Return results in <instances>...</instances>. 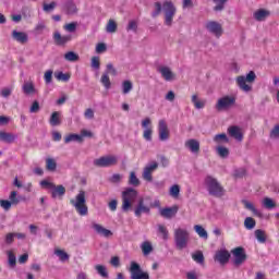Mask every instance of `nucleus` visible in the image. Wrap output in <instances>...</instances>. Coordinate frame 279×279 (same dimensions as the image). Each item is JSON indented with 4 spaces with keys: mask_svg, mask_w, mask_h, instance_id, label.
<instances>
[{
    "mask_svg": "<svg viewBox=\"0 0 279 279\" xmlns=\"http://www.w3.org/2000/svg\"><path fill=\"white\" fill-rule=\"evenodd\" d=\"M205 186L213 197H223L226 190L223 189V185L217 181V179L207 175L205 178Z\"/></svg>",
    "mask_w": 279,
    "mask_h": 279,
    "instance_id": "nucleus-1",
    "label": "nucleus"
},
{
    "mask_svg": "<svg viewBox=\"0 0 279 279\" xmlns=\"http://www.w3.org/2000/svg\"><path fill=\"white\" fill-rule=\"evenodd\" d=\"M71 206L75 207L76 213L81 215V217H86L88 215V205H86V192L81 190L75 198L70 199Z\"/></svg>",
    "mask_w": 279,
    "mask_h": 279,
    "instance_id": "nucleus-2",
    "label": "nucleus"
},
{
    "mask_svg": "<svg viewBox=\"0 0 279 279\" xmlns=\"http://www.w3.org/2000/svg\"><path fill=\"white\" fill-rule=\"evenodd\" d=\"M236 85L243 93H251L252 84L256 82V72L250 71L246 76L240 75L235 78Z\"/></svg>",
    "mask_w": 279,
    "mask_h": 279,
    "instance_id": "nucleus-3",
    "label": "nucleus"
},
{
    "mask_svg": "<svg viewBox=\"0 0 279 279\" xmlns=\"http://www.w3.org/2000/svg\"><path fill=\"white\" fill-rule=\"evenodd\" d=\"M136 197H138V192L132 187L126 189L122 192V210L128 213L134 202H136Z\"/></svg>",
    "mask_w": 279,
    "mask_h": 279,
    "instance_id": "nucleus-4",
    "label": "nucleus"
},
{
    "mask_svg": "<svg viewBox=\"0 0 279 279\" xmlns=\"http://www.w3.org/2000/svg\"><path fill=\"white\" fill-rule=\"evenodd\" d=\"M189 239L190 234L189 231H186V229L179 228L174 230V243L177 250H185V247L189 246Z\"/></svg>",
    "mask_w": 279,
    "mask_h": 279,
    "instance_id": "nucleus-5",
    "label": "nucleus"
},
{
    "mask_svg": "<svg viewBox=\"0 0 279 279\" xmlns=\"http://www.w3.org/2000/svg\"><path fill=\"white\" fill-rule=\"evenodd\" d=\"M116 165H119V157L114 155L102 156L94 160V166L102 169L116 167Z\"/></svg>",
    "mask_w": 279,
    "mask_h": 279,
    "instance_id": "nucleus-6",
    "label": "nucleus"
},
{
    "mask_svg": "<svg viewBox=\"0 0 279 279\" xmlns=\"http://www.w3.org/2000/svg\"><path fill=\"white\" fill-rule=\"evenodd\" d=\"M236 104V97L234 96H223L216 102V110L218 112H223V110H230L232 106Z\"/></svg>",
    "mask_w": 279,
    "mask_h": 279,
    "instance_id": "nucleus-7",
    "label": "nucleus"
},
{
    "mask_svg": "<svg viewBox=\"0 0 279 279\" xmlns=\"http://www.w3.org/2000/svg\"><path fill=\"white\" fill-rule=\"evenodd\" d=\"M163 12H165V24L171 27L173 23V16H175V5L173 4L172 1H166L162 4Z\"/></svg>",
    "mask_w": 279,
    "mask_h": 279,
    "instance_id": "nucleus-8",
    "label": "nucleus"
},
{
    "mask_svg": "<svg viewBox=\"0 0 279 279\" xmlns=\"http://www.w3.org/2000/svg\"><path fill=\"white\" fill-rule=\"evenodd\" d=\"M231 254L233 255V265L235 267H241L243 263L247 260V254L245 253V248L242 246H238L231 251Z\"/></svg>",
    "mask_w": 279,
    "mask_h": 279,
    "instance_id": "nucleus-9",
    "label": "nucleus"
},
{
    "mask_svg": "<svg viewBox=\"0 0 279 279\" xmlns=\"http://www.w3.org/2000/svg\"><path fill=\"white\" fill-rule=\"evenodd\" d=\"M130 274L131 279H149V272L143 271L136 262H131Z\"/></svg>",
    "mask_w": 279,
    "mask_h": 279,
    "instance_id": "nucleus-10",
    "label": "nucleus"
},
{
    "mask_svg": "<svg viewBox=\"0 0 279 279\" xmlns=\"http://www.w3.org/2000/svg\"><path fill=\"white\" fill-rule=\"evenodd\" d=\"M230 252L226 248H221L216 251L215 255H214V260L215 263H219L222 267L225 265H228V263H230Z\"/></svg>",
    "mask_w": 279,
    "mask_h": 279,
    "instance_id": "nucleus-11",
    "label": "nucleus"
},
{
    "mask_svg": "<svg viewBox=\"0 0 279 279\" xmlns=\"http://www.w3.org/2000/svg\"><path fill=\"white\" fill-rule=\"evenodd\" d=\"M206 29H208L210 34H214L216 38H221V36L223 35V26H221L220 23L215 21L208 22L206 24Z\"/></svg>",
    "mask_w": 279,
    "mask_h": 279,
    "instance_id": "nucleus-12",
    "label": "nucleus"
},
{
    "mask_svg": "<svg viewBox=\"0 0 279 279\" xmlns=\"http://www.w3.org/2000/svg\"><path fill=\"white\" fill-rule=\"evenodd\" d=\"M156 169H158V162L156 161L146 166L142 174L143 180H145L146 182H153L154 181L153 173L154 171H156Z\"/></svg>",
    "mask_w": 279,
    "mask_h": 279,
    "instance_id": "nucleus-13",
    "label": "nucleus"
},
{
    "mask_svg": "<svg viewBox=\"0 0 279 279\" xmlns=\"http://www.w3.org/2000/svg\"><path fill=\"white\" fill-rule=\"evenodd\" d=\"M158 132L159 141H169V126L165 120H159Z\"/></svg>",
    "mask_w": 279,
    "mask_h": 279,
    "instance_id": "nucleus-14",
    "label": "nucleus"
},
{
    "mask_svg": "<svg viewBox=\"0 0 279 279\" xmlns=\"http://www.w3.org/2000/svg\"><path fill=\"white\" fill-rule=\"evenodd\" d=\"M178 210H180V207H178V205H173L172 207L161 208L159 215H161L165 219H172V217L178 215Z\"/></svg>",
    "mask_w": 279,
    "mask_h": 279,
    "instance_id": "nucleus-15",
    "label": "nucleus"
},
{
    "mask_svg": "<svg viewBox=\"0 0 279 279\" xmlns=\"http://www.w3.org/2000/svg\"><path fill=\"white\" fill-rule=\"evenodd\" d=\"M72 38L73 37L71 35H62L60 32H56L53 34L54 44L59 47H63V45H66V43H71Z\"/></svg>",
    "mask_w": 279,
    "mask_h": 279,
    "instance_id": "nucleus-16",
    "label": "nucleus"
},
{
    "mask_svg": "<svg viewBox=\"0 0 279 279\" xmlns=\"http://www.w3.org/2000/svg\"><path fill=\"white\" fill-rule=\"evenodd\" d=\"M149 125H151V119L146 118L142 121V128L145 129L143 133V138H145V141H151V134L154 131Z\"/></svg>",
    "mask_w": 279,
    "mask_h": 279,
    "instance_id": "nucleus-17",
    "label": "nucleus"
},
{
    "mask_svg": "<svg viewBox=\"0 0 279 279\" xmlns=\"http://www.w3.org/2000/svg\"><path fill=\"white\" fill-rule=\"evenodd\" d=\"M158 72L166 82H171L175 80V74L171 71V68L169 66H159Z\"/></svg>",
    "mask_w": 279,
    "mask_h": 279,
    "instance_id": "nucleus-18",
    "label": "nucleus"
},
{
    "mask_svg": "<svg viewBox=\"0 0 279 279\" xmlns=\"http://www.w3.org/2000/svg\"><path fill=\"white\" fill-rule=\"evenodd\" d=\"M227 132L229 136H231V138L240 142L243 141V132H241V128H239L238 125L229 126Z\"/></svg>",
    "mask_w": 279,
    "mask_h": 279,
    "instance_id": "nucleus-19",
    "label": "nucleus"
},
{
    "mask_svg": "<svg viewBox=\"0 0 279 279\" xmlns=\"http://www.w3.org/2000/svg\"><path fill=\"white\" fill-rule=\"evenodd\" d=\"M92 228H93V230H95V232L97 234H100V236H105L106 239H109V236H112V231L104 228V226H101L97 222H93Z\"/></svg>",
    "mask_w": 279,
    "mask_h": 279,
    "instance_id": "nucleus-20",
    "label": "nucleus"
},
{
    "mask_svg": "<svg viewBox=\"0 0 279 279\" xmlns=\"http://www.w3.org/2000/svg\"><path fill=\"white\" fill-rule=\"evenodd\" d=\"M12 38L16 43H20V45H25L27 40H29V36L25 32H19V31H13L12 32Z\"/></svg>",
    "mask_w": 279,
    "mask_h": 279,
    "instance_id": "nucleus-21",
    "label": "nucleus"
},
{
    "mask_svg": "<svg viewBox=\"0 0 279 279\" xmlns=\"http://www.w3.org/2000/svg\"><path fill=\"white\" fill-rule=\"evenodd\" d=\"M185 147L189 149L192 154H199V141L195 138L187 140L185 142Z\"/></svg>",
    "mask_w": 279,
    "mask_h": 279,
    "instance_id": "nucleus-22",
    "label": "nucleus"
},
{
    "mask_svg": "<svg viewBox=\"0 0 279 279\" xmlns=\"http://www.w3.org/2000/svg\"><path fill=\"white\" fill-rule=\"evenodd\" d=\"M149 210H150L149 206L145 205V201L141 198L134 211L135 217H141L143 213L149 214Z\"/></svg>",
    "mask_w": 279,
    "mask_h": 279,
    "instance_id": "nucleus-23",
    "label": "nucleus"
},
{
    "mask_svg": "<svg viewBox=\"0 0 279 279\" xmlns=\"http://www.w3.org/2000/svg\"><path fill=\"white\" fill-rule=\"evenodd\" d=\"M270 14L271 12H269L266 9H258L253 13V19H255V21H258L260 23L265 21Z\"/></svg>",
    "mask_w": 279,
    "mask_h": 279,
    "instance_id": "nucleus-24",
    "label": "nucleus"
},
{
    "mask_svg": "<svg viewBox=\"0 0 279 279\" xmlns=\"http://www.w3.org/2000/svg\"><path fill=\"white\" fill-rule=\"evenodd\" d=\"M0 141H2V143L12 144L14 141H16V135H14V133L0 131Z\"/></svg>",
    "mask_w": 279,
    "mask_h": 279,
    "instance_id": "nucleus-25",
    "label": "nucleus"
},
{
    "mask_svg": "<svg viewBox=\"0 0 279 279\" xmlns=\"http://www.w3.org/2000/svg\"><path fill=\"white\" fill-rule=\"evenodd\" d=\"M66 193V187L64 185H54L51 190V197L52 199H56V197H63V195Z\"/></svg>",
    "mask_w": 279,
    "mask_h": 279,
    "instance_id": "nucleus-26",
    "label": "nucleus"
},
{
    "mask_svg": "<svg viewBox=\"0 0 279 279\" xmlns=\"http://www.w3.org/2000/svg\"><path fill=\"white\" fill-rule=\"evenodd\" d=\"M64 143L69 144V143H84V138H82V136H80V134H69L64 137Z\"/></svg>",
    "mask_w": 279,
    "mask_h": 279,
    "instance_id": "nucleus-27",
    "label": "nucleus"
},
{
    "mask_svg": "<svg viewBox=\"0 0 279 279\" xmlns=\"http://www.w3.org/2000/svg\"><path fill=\"white\" fill-rule=\"evenodd\" d=\"M243 205L246 208V210H251V213H253L255 217H263V214L258 209H256L254 204H252L251 202L243 201Z\"/></svg>",
    "mask_w": 279,
    "mask_h": 279,
    "instance_id": "nucleus-28",
    "label": "nucleus"
},
{
    "mask_svg": "<svg viewBox=\"0 0 279 279\" xmlns=\"http://www.w3.org/2000/svg\"><path fill=\"white\" fill-rule=\"evenodd\" d=\"M141 247L144 256H149V253L154 252V246L149 241H145L144 243H142Z\"/></svg>",
    "mask_w": 279,
    "mask_h": 279,
    "instance_id": "nucleus-29",
    "label": "nucleus"
},
{
    "mask_svg": "<svg viewBox=\"0 0 279 279\" xmlns=\"http://www.w3.org/2000/svg\"><path fill=\"white\" fill-rule=\"evenodd\" d=\"M49 123H50V125H52V128H56V125H60V123H61L60 112H58V111L52 112Z\"/></svg>",
    "mask_w": 279,
    "mask_h": 279,
    "instance_id": "nucleus-30",
    "label": "nucleus"
},
{
    "mask_svg": "<svg viewBox=\"0 0 279 279\" xmlns=\"http://www.w3.org/2000/svg\"><path fill=\"white\" fill-rule=\"evenodd\" d=\"M64 60H66V62H77V60H80V54L74 51H68L64 54Z\"/></svg>",
    "mask_w": 279,
    "mask_h": 279,
    "instance_id": "nucleus-31",
    "label": "nucleus"
},
{
    "mask_svg": "<svg viewBox=\"0 0 279 279\" xmlns=\"http://www.w3.org/2000/svg\"><path fill=\"white\" fill-rule=\"evenodd\" d=\"M194 230H195L196 234H198V236H201V239H208V232L201 225H195Z\"/></svg>",
    "mask_w": 279,
    "mask_h": 279,
    "instance_id": "nucleus-32",
    "label": "nucleus"
},
{
    "mask_svg": "<svg viewBox=\"0 0 279 279\" xmlns=\"http://www.w3.org/2000/svg\"><path fill=\"white\" fill-rule=\"evenodd\" d=\"M244 228L246 230H254L256 228V220L252 217H246L244 220Z\"/></svg>",
    "mask_w": 279,
    "mask_h": 279,
    "instance_id": "nucleus-33",
    "label": "nucleus"
},
{
    "mask_svg": "<svg viewBox=\"0 0 279 279\" xmlns=\"http://www.w3.org/2000/svg\"><path fill=\"white\" fill-rule=\"evenodd\" d=\"M132 88H134V85L132 84V81L122 82V93H123V95H128V94L132 93Z\"/></svg>",
    "mask_w": 279,
    "mask_h": 279,
    "instance_id": "nucleus-34",
    "label": "nucleus"
},
{
    "mask_svg": "<svg viewBox=\"0 0 279 279\" xmlns=\"http://www.w3.org/2000/svg\"><path fill=\"white\" fill-rule=\"evenodd\" d=\"M192 259L197 263L198 265H204V253L202 251H197L196 253L192 254Z\"/></svg>",
    "mask_w": 279,
    "mask_h": 279,
    "instance_id": "nucleus-35",
    "label": "nucleus"
},
{
    "mask_svg": "<svg viewBox=\"0 0 279 279\" xmlns=\"http://www.w3.org/2000/svg\"><path fill=\"white\" fill-rule=\"evenodd\" d=\"M54 77L59 82H69V80H71V74L64 72H56Z\"/></svg>",
    "mask_w": 279,
    "mask_h": 279,
    "instance_id": "nucleus-36",
    "label": "nucleus"
},
{
    "mask_svg": "<svg viewBox=\"0 0 279 279\" xmlns=\"http://www.w3.org/2000/svg\"><path fill=\"white\" fill-rule=\"evenodd\" d=\"M255 239H257L259 243H266L267 235L265 234V231H263L262 229H257L255 230Z\"/></svg>",
    "mask_w": 279,
    "mask_h": 279,
    "instance_id": "nucleus-37",
    "label": "nucleus"
},
{
    "mask_svg": "<svg viewBox=\"0 0 279 279\" xmlns=\"http://www.w3.org/2000/svg\"><path fill=\"white\" fill-rule=\"evenodd\" d=\"M129 184L131 186H141V180L137 179L136 172L132 171L129 178Z\"/></svg>",
    "mask_w": 279,
    "mask_h": 279,
    "instance_id": "nucleus-38",
    "label": "nucleus"
},
{
    "mask_svg": "<svg viewBox=\"0 0 279 279\" xmlns=\"http://www.w3.org/2000/svg\"><path fill=\"white\" fill-rule=\"evenodd\" d=\"M23 93L25 95H32V94L36 93V87H34V83H25L23 85Z\"/></svg>",
    "mask_w": 279,
    "mask_h": 279,
    "instance_id": "nucleus-39",
    "label": "nucleus"
},
{
    "mask_svg": "<svg viewBox=\"0 0 279 279\" xmlns=\"http://www.w3.org/2000/svg\"><path fill=\"white\" fill-rule=\"evenodd\" d=\"M57 167H58V163L56 162V159L53 158L46 159V169L48 171H56Z\"/></svg>",
    "mask_w": 279,
    "mask_h": 279,
    "instance_id": "nucleus-40",
    "label": "nucleus"
},
{
    "mask_svg": "<svg viewBox=\"0 0 279 279\" xmlns=\"http://www.w3.org/2000/svg\"><path fill=\"white\" fill-rule=\"evenodd\" d=\"M214 143H230V140L226 133H220L214 136Z\"/></svg>",
    "mask_w": 279,
    "mask_h": 279,
    "instance_id": "nucleus-41",
    "label": "nucleus"
},
{
    "mask_svg": "<svg viewBox=\"0 0 279 279\" xmlns=\"http://www.w3.org/2000/svg\"><path fill=\"white\" fill-rule=\"evenodd\" d=\"M100 82L107 90L110 89V86H112V83L110 82V76L108 75V73H104L101 75Z\"/></svg>",
    "mask_w": 279,
    "mask_h": 279,
    "instance_id": "nucleus-42",
    "label": "nucleus"
},
{
    "mask_svg": "<svg viewBox=\"0 0 279 279\" xmlns=\"http://www.w3.org/2000/svg\"><path fill=\"white\" fill-rule=\"evenodd\" d=\"M263 206L264 208L271 210V208H276V202H274V199H271L270 197H265L263 199Z\"/></svg>",
    "mask_w": 279,
    "mask_h": 279,
    "instance_id": "nucleus-43",
    "label": "nucleus"
},
{
    "mask_svg": "<svg viewBox=\"0 0 279 279\" xmlns=\"http://www.w3.org/2000/svg\"><path fill=\"white\" fill-rule=\"evenodd\" d=\"M192 104H194V106H195V108H197V110H202V108H204V106H206V101L198 100L196 94L192 95Z\"/></svg>",
    "mask_w": 279,
    "mask_h": 279,
    "instance_id": "nucleus-44",
    "label": "nucleus"
},
{
    "mask_svg": "<svg viewBox=\"0 0 279 279\" xmlns=\"http://www.w3.org/2000/svg\"><path fill=\"white\" fill-rule=\"evenodd\" d=\"M217 154L220 158H228V156H230V150L223 146H218Z\"/></svg>",
    "mask_w": 279,
    "mask_h": 279,
    "instance_id": "nucleus-45",
    "label": "nucleus"
},
{
    "mask_svg": "<svg viewBox=\"0 0 279 279\" xmlns=\"http://www.w3.org/2000/svg\"><path fill=\"white\" fill-rule=\"evenodd\" d=\"M158 232L160 235H162L163 241L169 239V230H167V227L163 225H158Z\"/></svg>",
    "mask_w": 279,
    "mask_h": 279,
    "instance_id": "nucleus-46",
    "label": "nucleus"
},
{
    "mask_svg": "<svg viewBox=\"0 0 279 279\" xmlns=\"http://www.w3.org/2000/svg\"><path fill=\"white\" fill-rule=\"evenodd\" d=\"M95 269H96L97 274H99V276H101L102 278H108V270L106 269V266L96 265Z\"/></svg>",
    "mask_w": 279,
    "mask_h": 279,
    "instance_id": "nucleus-47",
    "label": "nucleus"
},
{
    "mask_svg": "<svg viewBox=\"0 0 279 279\" xmlns=\"http://www.w3.org/2000/svg\"><path fill=\"white\" fill-rule=\"evenodd\" d=\"M66 12L68 14H77V5H75V2L70 1L66 3Z\"/></svg>",
    "mask_w": 279,
    "mask_h": 279,
    "instance_id": "nucleus-48",
    "label": "nucleus"
},
{
    "mask_svg": "<svg viewBox=\"0 0 279 279\" xmlns=\"http://www.w3.org/2000/svg\"><path fill=\"white\" fill-rule=\"evenodd\" d=\"M214 3H216V7L214 8V10L216 12H221V10H223L226 3H228V0H213Z\"/></svg>",
    "mask_w": 279,
    "mask_h": 279,
    "instance_id": "nucleus-49",
    "label": "nucleus"
},
{
    "mask_svg": "<svg viewBox=\"0 0 279 279\" xmlns=\"http://www.w3.org/2000/svg\"><path fill=\"white\" fill-rule=\"evenodd\" d=\"M56 256H59L60 260L64 263V260H69V254L63 250L57 248L54 251Z\"/></svg>",
    "mask_w": 279,
    "mask_h": 279,
    "instance_id": "nucleus-50",
    "label": "nucleus"
},
{
    "mask_svg": "<svg viewBox=\"0 0 279 279\" xmlns=\"http://www.w3.org/2000/svg\"><path fill=\"white\" fill-rule=\"evenodd\" d=\"M31 114H36L37 112H40V102L38 100H34L31 108H29Z\"/></svg>",
    "mask_w": 279,
    "mask_h": 279,
    "instance_id": "nucleus-51",
    "label": "nucleus"
},
{
    "mask_svg": "<svg viewBox=\"0 0 279 279\" xmlns=\"http://www.w3.org/2000/svg\"><path fill=\"white\" fill-rule=\"evenodd\" d=\"M155 11L151 13L153 19L160 16V12H162V3L155 2Z\"/></svg>",
    "mask_w": 279,
    "mask_h": 279,
    "instance_id": "nucleus-52",
    "label": "nucleus"
},
{
    "mask_svg": "<svg viewBox=\"0 0 279 279\" xmlns=\"http://www.w3.org/2000/svg\"><path fill=\"white\" fill-rule=\"evenodd\" d=\"M107 32L109 34H114V32H117V22H114V20H109L107 24Z\"/></svg>",
    "mask_w": 279,
    "mask_h": 279,
    "instance_id": "nucleus-53",
    "label": "nucleus"
},
{
    "mask_svg": "<svg viewBox=\"0 0 279 279\" xmlns=\"http://www.w3.org/2000/svg\"><path fill=\"white\" fill-rule=\"evenodd\" d=\"M170 195L171 197H180V185L174 184L170 187Z\"/></svg>",
    "mask_w": 279,
    "mask_h": 279,
    "instance_id": "nucleus-54",
    "label": "nucleus"
},
{
    "mask_svg": "<svg viewBox=\"0 0 279 279\" xmlns=\"http://www.w3.org/2000/svg\"><path fill=\"white\" fill-rule=\"evenodd\" d=\"M12 205H14L11 201L8 199H1L0 206L3 208V210H10L12 208Z\"/></svg>",
    "mask_w": 279,
    "mask_h": 279,
    "instance_id": "nucleus-55",
    "label": "nucleus"
},
{
    "mask_svg": "<svg viewBox=\"0 0 279 279\" xmlns=\"http://www.w3.org/2000/svg\"><path fill=\"white\" fill-rule=\"evenodd\" d=\"M44 80H45L46 84H51V82L53 80V71H51V70L46 71L44 74Z\"/></svg>",
    "mask_w": 279,
    "mask_h": 279,
    "instance_id": "nucleus-56",
    "label": "nucleus"
},
{
    "mask_svg": "<svg viewBox=\"0 0 279 279\" xmlns=\"http://www.w3.org/2000/svg\"><path fill=\"white\" fill-rule=\"evenodd\" d=\"M63 28L65 29V32H70L72 34L73 32H75V29H77V23L72 22V23L65 24Z\"/></svg>",
    "mask_w": 279,
    "mask_h": 279,
    "instance_id": "nucleus-57",
    "label": "nucleus"
},
{
    "mask_svg": "<svg viewBox=\"0 0 279 279\" xmlns=\"http://www.w3.org/2000/svg\"><path fill=\"white\" fill-rule=\"evenodd\" d=\"M58 4L56 2H50L49 4L44 3V12H53Z\"/></svg>",
    "mask_w": 279,
    "mask_h": 279,
    "instance_id": "nucleus-58",
    "label": "nucleus"
},
{
    "mask_svg": "<svg viewBox=\"0 0 279 279\" xmlns=\"http://www.w3.org/2000/svg\"><path fill=\"white\" fill-rule=\"evenodd\" d=\"M101 66V61H99V57L92 58V69L99 70Z\"/></svg>",
    "mask_w": 279,
    "mask_h": 279,
    "instance_id": "nucleus-59",
    "label": "nucleus"
},
{
    "mask_svg": "<svg viewBox=\"0 0 279 279\" xmlns=\"http://www.w3.org/2000/svg\"><path fill=\"white\" fill-rule=\"evenodd\" d=\"M9 199H10V202H11V204L13 205V206H16L17 204H19V198L16 197V191H12L11 192V194H10V196H9Z\"/></svg>",
    "mask_w": 279,
    "mask_h": 279,
    "instance_id": "nucleus-60",
    "label": "nucleus"
},
{
    "mask_svg": "<svg viewBox=\"0 0 279 279\" xmlns=\"http://www.w3.org/2000/svg\"><path fill=\"white\" fill-rule=\"evenodd\" d=\"M40 186L43 189H50V190H52V189L56 187V184H53V183H51V182H49L47 180H43V181H40Z\"/></svg>",
    "mask_w": 279,
    "mask_h": 279,
    "instance_id": "nucleus-61",
    "label": "nucleus"
},
{
    "mask_svg": "<svg viewBox=\"0 0 279 279\" xmlns=\"http://www.w3.org/2000/svg\"><path fill=\"white\" fill-rule=\"evenodd\" d=\"M107 75H117V69H114V65L112 63L107 64Z\"/></svg>",
    "mask_w": 279,
    "mask_h": 279,
    "instance_id": "nucleus-62",
    "label": "nucleus"
},
{
    "mask_svg": "<svg viewBox=\"0 0 279 279\" xmlns=\"http://www.w3.org/2000/svg\"><path fill=\"white\" fill-rule=\"evenodd\" d=\"M106 49H108L106 44L99 43L96 46V53H104L106 51Z\"/></svg>",
    "mask_w": 279,
    "mask_h": 279,
    "instance_id": "nucleus-63",
    "label": "nucleus"
},
{
    "mask_svg": "<svg viewBox=\"0 0 279 279\" xmlns=\"http://www.w3.org/2000/svg\"><path fill=\"white\" fill-rule=\"evenodd\" d=\"M246 171L244 168L236 169L234 171V178H244Z\"/></svg>",
    "mask_w": 279,
    "mask_h": 279,
    "instance_id": "nucleus-64",
    "label": "nucleus"
}]
</instances>
